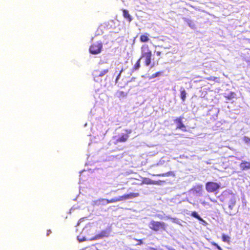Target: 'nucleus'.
Listing matches in <instances>:
<instances>
[{
    "label": "nucleus",
    "instance_id": "obj_21",
    "mask_svg": "<svg viewBox=\"0 0 250 250\" xmlns=\"http://www.w3.org/2000/svg\"><path fill=\"white\" fill-rule=\"evenodd\" d=\"M230 237L225 234H223L222 235V240L224 242H229V241H230Z\"/></svg>",
    "mask_w": 250,
    "mask_h": 250
},
{
    "label": "nucleus",
    "instance_id": "obj_6",
    "mask_svg": "<svg viewBox=\"0 0 250 250\" xmlns=\"http://www.w3.org/2000/svg\"><path fill=\"white\" fill-rule=\"evenodd\" d=\"M111 232V229L110 227L106 228L105 229L103 230L100 233L96 234L91 240H97L107 237L109 236Z\"/></svg>",
    "mask_w": 250,
    "mask_h": 250
},
{
    "label": "nucleus",
    "instance_id": "obj_30",
    "mask_svg": "<svg viewBox=\"0 0 250 250\" xmlns=\"http://www.w3.org/2000/svg\"><path fill=\"white\" fill-rule=\"evenodd\" d=\"M125 131L127 133L126 134H128V135L130 134L132 132V130L131 129L126 130Z\"/></svg>",
    "mask_w": 250,
    "mask_h": 250
},
{
    "label": "nucleus",
    "instance_id": "obj_15",
    "mask_svg": "<svg viewBox=\"0 0 250 250\" xmlns=\"http://www.w3.org/2000/svg\"><path fill=\"white\" fill-rule=\"evenodd\" d=\"M180 91H181V98L182 100V101L184 102L186 100L187 93H186V90H185V89L183 87H181Z\"/></svg>",
    "mask_w": 250,
    "mask_h": 250
},
{
    "label": "nucleus",
    "instance_id": "obj_11",
    "mask_svg": "<svg viewBox=\"0 0 250 250\" xmlns=\"http://www.w3.org/2000/svg\"><path fill=\"white\" fill-rule=\"evenodd\" d=\"M183 20L191 28L194 29L195 27V24L192 20L185 17L183 18Z\"/></svg>",
    "mask_w": 250,
    "mask_h": 250
},
{
    "label": "nucleus",
    "instance_id": "obj_1",
    "mask_svg": "<svg viewBox=\"0 0 250 250\" xmlns=\"http://www.w3.org/2000/svg\"><path fill=\"white\" fill-rule=\"evenodd\" d=\"M151 51L149 49L147 45H144L142 47V56L140 58H145V64L146 66H149L151 62Z\"/></svg>",
    "mask_w": 250,
    "mask_h": 250
},
{
    "label": "nucleus",
    "instance_id": "obj_3",
    "mask_svg": "<svg viewBox=\"0 0 250 250\" xmlns=\"http://www.w3.org/2000/svg\"><path fill=\"white\" fill-rule=\"evenodd\" d=\"M138 193H130L129 194H125L123 196L113 198L111 200H108V204L126 200L129 199H132L133 198L138 197Z\"/></svg>",
    "mask_w": 250,
    "mask_h": 250
},
{
    "label": "nucleus",
    "instance_id": "obj_5",
    "mask_svg": "<svg viewBox=\"0 0 250 250\" xmlns=\"http://www.w3.org/2000/svg\"><path fill=\"white\" fill-rule=\"evenodd\" d=\"M221 187L220 183L213 182H208L206 184V189L208 192H214Z\"/></svg>",
    "mask_w": 250,
    "mask_h": 250
},
{
    "label": "nucleus",
    "instance_id": "obj_32",
    "mask_svg": "<svg viewBox=\"0 0 250 250\" xmlns=\"http://www.w3.org/2000/svg\"><path fill=\"white\" fill-rule=\"evenodd\" d=\"M159 217L161 218V219H164V220H167V218H166V216L165 217H163L161 215H159Z\"/></svg>",
    "mask_w": 250,
    "mask_h": 250
},
{
    "label": "nucleus",
    "instance_id": "obj_27",
    "mask_svg": "<svg viewBox=\"0 0 250 250\" xmlns=\"http://www.w3.org/2000/svg\"><path fill=\"white\" fill-rule=\"evenodd\" d=\"M172 174V172H167V173H162V174H159L158 175V176H169L171 175V174Z\"/></svg>",
    "mask_w": 250,
    "mask_h": 250
},
{
    "label": "nucleus",
    "instance_id": "obj_35",
    "mask_svg": "<svg viewBox=\"0 0 250 250\" xmlns=\"http://www.w3.org/2000/svg\"><path fill=\"white\" fill-rule=\"evenodd\" d=\"M135 77H132L131 79V80L130 81V82H132V81H134L135 80Z\"/></svg>",
    "mask_w": 250,
    "mask_h": 250
},
{
    "label": "nucleus",
    "instance_id": "obj_23",
    "mask_svg": "<svg viewBox=\"0 0 250 250\" xmlns=\"http://www.w3.org/2000/svg\"><path fill=\"white\" fill-rule=\"evenodd\" d=\"M140 61H141V59H139L137 62H136V64H135L134 66V68H133V69L134 70H138L140 67Z\"/></svg>",
    "mask_w": 250,
    "mask_h": 250
},
{
    "label": "nucleus",
    "instance_id": "obj_12",
    "mask_svg": "<svg viewBox=\"0 0 250 250\" xmlns=\"http://www.w3.org/2000/svg\"><path fill=\"white\" fill-rule=\"evenodd\" d=\"M129 137V135L126 134H122L117 139L118 142H125L127 141Z\"/></svg>",
    "mask_w": 250,
    "mask_h": 250
},
{
    "label": "nucleus",
    "instance_id": "obj_13",
    "mask_svg": "<svg viewBox=\"0 0 250 250\" xmlns=\"http://www.w3.org/2000/svg\"><path fill=\"white\" fill-rule=\"evenodd\" d=\"M191 216L196 218L198 220L202 221L204 223H206V222L203 219V218L198 214V213L196 211H193L191 214Z\"/></svg>",
    "mask_w": 250,
    "mask_h": 250
},
{
    "label": "nucleus",
    "instance_id": "obj_33",
    "mask_svg": "<svg viewBox=\"0 0 250 250\" xmlns=\"http://www.w3.org/2000/svg\"><path fill=\"white\" fill-rule=\"evenodd\" d=\"M50 233H51V230L50 229L47 230L46 235L48 236Z\"/></svg>",
    "mask_w": 250,
    "mask_h": 250
},
{
    "label": "nucleus",
    "instance_id": "obj_9",
    "mask_svg": "<svg viewBox=\"0 0 250 250\" xmlns=\"http://www.w3.org/2000/svg\"><path fill=\"white\" fill-rule=\"evenodd\" d=\"M202 185H198L192 188L190 190L196 196H202Z\"/></svg>",
    "mask_w": 250,
    "mask_h": 250
},
{
    "label": "nucleus",
    "instance_id": "obj_28",
    "mask_svg": "<svg viewBox=\"0 0 250 250\" xmlns=\"http://www.w3.org/2000/svg\"><path fill=\"white\" fill-rule=\"evenodd\" d=\"M161 74H162L161 72H158L153 74L151 76V78H156L157 77H159L160 76H161Z\"/></svg>",
    "mask_w": 250,
    "mask_h": 250
},
{
    "label": "nucleus",
    "instance_id": "obj_2",
    "mask_svg": "<svg viewBox=\"0 0 250 250\" xmlns=\"http://www.w3.org/2000/svg\"><path fill=\"white\" fill-rule=\"evenodd\" d=\"M149 227L155 231H162L166 230V224L163 222L152 220L149 224Z\"/></svg>",
    "mask_w": 250,
    "mask_h": 250
},
{
    "label": "nucleus",
    "instance_id": "obj_25",
    "mask_svg": "<svg viewBox=\"0 0 250 250\" xmlns=\"http://www.w3.org/2000/svg\"><path fill=\"white\" fill-rule=\"evenodd\" d=\"M77 239H78V241L80 242L86 240V239L84 236H82L81 235L78 236Z\"/></svg>",
    "mask_w": 250,
    "mask_h": 250
},
{
    "label": "nucleus",
    "instance_id": "obj_38",
    "mask_svg": "<svg viewBox=\"0 0 250 250\" xmlns=\"http://www.w3.org/2000/svg\"><path fill=\"white\" fill-rule=\"evenodd\" d=\"M103 63H104V62H102V61H101V62H100V64H102Z\"/></svg>",
    "mask_w": 250,
    "mask_h": 250
},
{
    "label": "nucleus",
    "instance_id": "obj_7",
    "mask_svg": "<svg viewBox=\"0 0 250 250\" xmlns=\"http://www.w3.org/2000/svg\"><path fill=\"white\" fill-rule=\"evenodd\" d=\"M184 117H180L179 118H177L176 119L174 120V122L176 124L177 129H179L183 131H186V127L185 125L183 123V119Z\"/></svg>",
    "mask_w": 250,
    "mask_h": 250
},
{
    "label": "nucleus",
    "instance_id": "obj_17",
    "mask_svg": "<svg viewBox=\"0 0 250 250\" xmlns=\"http://www.w3.org/2000/svg\"><path fill=\"white\" fill-rule=\"evenodd\" d=\"M108 70H109V68H108V67H107L106 69L103 70L101 71H99V72L96 71L95 73H97V75L99 77H103V76H104L105 74H106L108 72Z\"/></svg>",
    "mask_w": 250,
    "mask_h": 250
},
{
    "label": "nucleus",
    "instance_id": "obj_22",
    "mask_svg": "<svg viewBox=\"0 0 250 250\" xmlns=\"http://www.w3.org/2000/svg\"><path fill=\"white\" fill-rule=\"evenodd\" d=\"M145 183L148 185H155L156 184V182L153 181L149 179H147L146 180Z\"/></svg>",
    "mask_w": 250,
    "mask_h": 250
},
{
    "label": "nucleus",
    "instance_id": "obj_26",
    "mask_svg": "<svg viewBox=\"0 0 250 250\" xmlns=\"http://www.w3.org/2000/svg\"><path fill=\"white\" fill-rule=\"evenodd\" d=\"M124 71L123 68H122V69L120 70L119 74L118 75V76L116 77V79L115 80V83H117L118 80L120 79V77L121 76V74Z\"/></svg>",
    "mask_w": 250,
    "mask_h": 250
},
{
    "label": "nucleus",
    "instance_id": "obj_34",
    "mask_svg": "<svg viewBox=\"0 0 250 250\" xmlns=\"http://www.w3.org/2000/svg\"><path fill=\"white\" fill-rule=\"evenodd\" d=\"M161 52H160V51H157V52H156V54H157V56H160V55H161Z\"/></svg>",
    "mask_w": 250,
    "mask_h": 250
},
{
    "label": "nucleus",
    "instance_id": "obj_14",
    "mask_svg": "<svg viewBox=\"0 0 250 250\" xmlns=\"http://www.w3.org/2000/svg\"><path fill=\"white\" fill-rule=\"evenodd\" d=\"M166 218L167 219H170L173 223H176V224L180 225H182L181 224V220L178 218H172V217H171L169 215L166 216Z\"/></svg>",
    "mask_w": 250,
    "mask_h": 250
},
{
    "label": "nucleus",
    "instance_id": "obj_16",
    "mask_svg": "<svg viewBox=\"0 0 250 250\" xmlns=\"http://www.w3.org/2000/svg\"><path fill=\"white\" fill-rule=\"evenodd\" d=\"M123 15L125 18L128 20L129 21H130L132 20L131 17L127 10H123Z\"/></svg>",
    "mask_w": 250,
    "mask_h": 250
},
{
    "label": "nucleus",
    "instance_id": "obj_37",
    "mask_svg": "<svg viewBox=\"0 0 250 250\" xmlns=\"http://www.w3.org/2000/svg\"><path fill=\"white\" fill-rule=\"evenodd\" d=\"M217 248H218V249L219 250H222L221 249V248L219 246H217Z\"/></svg>",
    "mask_w": 250,
    "mask_h": 250
},
{
    "label": "nucleus",
    "instance_id": "obj_29",
    "mask_svg": "<svg viewBox=\"0 0 250 250\" xmlns=\"http://www.w3.org/2000/svg\"><path fill=\"white\" fill-rule=\"evenodd\" d=\"M93 203L94 205L95 206H99L101 205V199L94 201Z\"/></svg>",
    "mask_w": 250,
    "mask_h": 250
},
{
    "label": "nucleus",
    "instance_id": "obj_8",
    "mask_svg": "<svg viewBox=\"0 0 250 250\" xmlns=\"http://www.w3.org/2000/svg\"><path fill=\"white\" fill-rule=\"evenodd\" d=\"M235 204H236V198L235 197V196L234 195H231L230 196V197L229 198V203H228L229 208L230 209V211L229 212H228V213L229 215H232L235 214V213H233L231 210L234 208V206L235 205Z\"/></svg>",
    "mask_w": 250,
    "mask_h": 250
},
{
    "label": "nucleus",
    "instance_id": "obj_31",
    "mask_svg": "<svg viewBox=\"0 0 250 250\" xmlns=\"http://www.w3.org/2000/svg\"><path fill=\"white\" fill-rule=\"evenodd\" d=\"M119 94H120V96H124V95H125V93L123 91H120L119 92Z\"/></svg>",
    "mask_w": 250,
    "mask_h": 250
},
{
    "label": "nucleus",
    "instance_id": "obj_19",
    "mask_svg": "<svg viewBox=\"0 0 250 250\" xmlns=\"http://www.w3.org/2000/svg\"><path fill=\"white\" fill-rule=\"evenodd\" d=\"M243 141L245 142V143L250 147V138L247 137V136H244L243 139Z\"/></svg>",
    "mask_w": 250,
    "mask_h": 250
},
{
    "label": "nucleus",
    "instance_id": "obj_4",
    "mask_svg": "<svg viewBox=\"0 0 250 250\" xmlns=\"http://www.w3.org/2000/svg\"><path fill=\"white\" fill-rule=\"evenodd\" d=\"M103 48V43L102 42L98 41L92 44L90 48L89 51L92 54H98L100 53Z\"/></svg>",
    "mask_w": 250,
    "mask_h": 250
},
{
    "label": "nucleus",
    "instance_id": "obj_18",
    "mask_svg": "<svg viewBox=\"0 0 250 250\" xmlns=\"http://www.w3.org/2000/svg\"><path fill=\"white\" fill-rule=\"evenodd\" d=\"M140 41L143 42H146L149 41L148 37L147 35H143L140 37Z\"/></svg>",
    "mask_w": 250,
    "mask_h": 250
},
{
    "label": "nucleus",
    "instance_id": "obj_20",
    "mask_svg": "<svg viewBox=\"0 0 250 250\" xmlns=\"http://www.w3.org/2000/svg\"><path fill=\"white\" fill-rule=\"evenodd\" d=\"M236 96V94L234 92H230L227 96H226V97L228 100H231L232 99L235 98Z\"/></svg>",
    "mask_w": 250,
    "mask_h": 250
},
{
    "label": "nucleus",
    "instance_id": "obj_10",
    "mask_svg": "<svg viewBox=\"0 0 250 250\" xmlns=\"http://www.w3.org/2000/svg\"><path fill=\"white\" fill-rule=\"evenodd\" d=\"M240 167L241 170L245 171L250 169V162L242 161L240 164Z\"/></svg>",
    "mask_w": 250,
    "mask_h": 250
},
{
    "label": "nucleus",
    "instance_id": "obj_24",
    "mask_svg": "<svg viewBox=\"0 0 250 250\" xmlns=\"http://www.w3.org/2000/svg\"><path fill=\"white\" fill-rule=\"evenodd\" d=\"M108 200L106 199H101V205L105 206L108 204Z\"/></svg>",
    "mask_w": 250,
    "mask_h": 250
},
{
    "label": "nucleus",
    "instance_id": "obj_36",
    "mask_svg": "<svg viewBox=\"0 0 250 250\" xmlns=\"http://www.w3.org/2000/svg\"><path fill=\"white\" fill-rule=\"evenodd\" d=\"M119 190V189H117L116 190H112L111 192H117Z\"/></svg>",
    "mask_w": 250,
    "mask_h": 250
}]
</instances>
